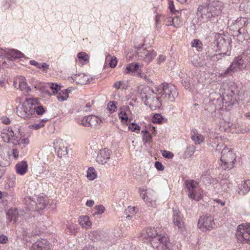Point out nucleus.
Wrapping results in <instances>:
<instances>
[{
    "label": "nucleus",
    "instance_id": "nucleus-1",
    "mask_svg": "<svg viewBox=\"0 0 250 250\" xmlns=\"http://www.w3.org/2000/svg\"><path fill=\"white\" fill-rule=\"evenodd\" d=\"M157 93L149 87L144 86L141 88L140 96L146 105L149 106L152 110L159 109L162 105L161 98L166 102H173L178 95L176 88L167 83H162L156 88Z\"/></svg>",
    "mask_w": 250,
    "mask_h": 250
},
{
    "label": "nucleus",
    "instance_id": "nucleus-2",
    "mask_svg": "<svg viewBox=\"0 0 250 250\" xmlns=\"http://www.w3.org/2000/svg\"><path fill=\"white\" fill-rule=\"evenodd\" d=\"M186 192L190 200L198 202L204 196V190L201 188L199 182L193 179H188L185 181Z\"/></svg>",
    "mask_w": 250,
    "mask_h": 250
},
{
    "label": "nucleus",
    "instance_id": "nucleus-3",
    "mask_svg": "<svg viewBox=\"0 0 250 250\" xmlns=\"http://www.w3.org/2000/svg\"><path fill=\"white\" fill-rule=\"evenodd\" d=\"M38 104V98H27L22 104L19 116L25 120H29L35 116V107Z\"/></svg>",
    "mask_w": 250,
    "mask_h": 250
},
{
    "label": "nucleus",
    "instance_id": "nucleus-4",
    "mask_svg": "<svg viewBox=\"0 0 250 250\" xmlns=\"http://www.w3.org/2000/svg\"><path fill=\"white\" fill-rule=\"evenodd\" d=\"M249 59L246 55L245 53H243L241 55L235 57L230 65L227 68L225 72L221 74L222 76L225 77L228 74H231L239 70H242L246 67V63L249 62Z\"/></svg>",
    "mask_w": 250,
    "mask_h": 250
},
{
    "label": "nucleus",
    "instance_id": "nucleus-5",
    "mask_svg": "<svg viewBox=\"0 0 250 250\" xmlns=\"http://www.w3.org/2000/svg\"><path fill=\"white\" fill-rule=\"evenodd\" d=\"M236 154L232 150L227 147H224L221 152V165L225 170H229L234 167L236 161Z\"/></svg>",
    "mask_w": 250,
    "mask_h": 250
},
{
    "label": "nucleus",
    "instance_id": "nucleus-6",
    "mask_svg": "<svg viewBox=\"0 0 250 250\" xmlns=\"http://www.w3.org/2000/svg\"><path fill=\"white\" fill-rule=\"evenodd\" d=\"M198 228L202 232L210 231L216 227L214 217L211 215H202L199 219Z\"/></svg>",
    "mask_w": 250,
    "mask_h": 250
},
{
    "label": "nucleus",
    "instance_id": "nucleus-7",
    "mask_svg": "<svg viewBox=\"0 0 250 250\" xmlns=\"http://www.w3.org/2000/svg\"><path fill=\"white\" fill-rule=\"evenodd\" d=\"M238 242L250 245V224L239 225L236 232Z\"/></svg>",
    "mask_w": 250,
    "mask_h": 250
},
{
    "label": "nucleus",
    "instance_id": "nucleus-8",
    "mask_svg": "<svg viewBox=\"0 0 250 250\" xmlns=\"http://www.w3.org/2000/svg\"><path fill=\"white\" fill-rule=\"evenodd\" d=\"M0 137L2 141L14 145L20 144V138L15 133L11 127L4 128L1 132Z\"/></svg>",
    "mask_w": 250,
    "mask_h": 250
},
{
    "label": "nucleus",
    "instance_id": "nucleus-9",
    "mask_svg": "<svg viewBox=\"0 0 250 250\" xmlns=\"http://www.w3.org/2000/svg\"><path fill=\"white\" fill-rule=\"evenodd\" d=\"M154 248L159 250H170L171 244L168 236L166 234H159L156 239H153L151 244Z\"/></svg>",
    "mask_w": 250,
    "mask_h": 250
},
{
    "label": "nucleus",
    "instance_id": "nucleus-10",
    "mask_svg": "<svg viewBox=\"0 0 250 250\" xmlns=\"http://www.w3.org/2000/svg\"><path fill=\"white\" fill-rule=\"evenodd\" d=\"M48 85L52 90V93H49V95L57 94V98L59 102H63L67 100L69 97V93L71 91L70 89L68 88L60 90L61 86L54 83H49Z\"/></svg>",
    "mask_w": 250,
    "mask_h": 250
},
{
    "label": "nucleus",
    "instance_id": "nucleus-11",
    "mask_svg": "<svg viewBox=\"0 0 250 250\" xmlns=\"http://www.w3.org/2000/svg\"><path fill=\"white\" fill-rule=\"evenodd\" d=\"M159 235L158 232L155 228L147 227L143 229L139 234L138 237L144 242L150 241L153 243V239H156Z\"/></svg>",
    "mask_w": 250,
    "mask_h": 250
},
{
    "label": "nucleus",
    "instance_id": "nucleus-12",
    "mask_svg": "<svg viewBox=\"0 0 250 250\" xmlns=\"http://www.w3.org/2000/svg\"><path fill=\"white\" fill-rule=\"evenodd\" d=\"M140 195L148 207H154L156 206V198L153 190L141 188Z\"/></svg>",
    "mask_w": 250,
    "mask_h": 250
},
{
    "label": "nucleus",
    "instance_id": "nucleus-13",
    "mask_svg": "<svg viewBox=\"0 0 250 250\" xmlns=\"http://www.w3.org/2000/svg\"><path fill=\"white\" fill-rule=\"evenodd\" d=\"M102 123L100 118L95 115L85 116L80 121V124L86 127H95Z\"/></svg>",
    "mask_w": 250,
    "mask_h": 250
},
{
    "label": "nucleus",
    "instance_id": "nucleus-14",
    "mask_svg": "<svg viewBox=\"0 0 250 250\" xmlns=\"http://www.w3.org/2000/svg\"><path fill=\"white\" fill-rule=\"evenodd\" d=\"M14 86L17 89L24 92H31V89L27 83V80L24 77L19 76L16 77L14 81Z\"/></svg>",
    "mask_w": 250,
    "mask_h": 250
},
{
    "label": "nucleus",
    "instance_id": "nucleus-15",
    "mask_svg": "<svg viewBox=\"0 0 250 250\" xmlns=\"http://www.w3.org/2000/svg\"><path fill=\"white\" fill-rule=\"evenodd\" d=\"M112 151L108 148H104L100 149L98 152L96 161L100 164L104 165L110 159Z\"/></svg>",
    "mask_w": 250,
    "mask_h": 250
},
{
    "label": "nucleus",
    "instance_id": "nucleus-16",
    "mask_svg": "<svg viewBox=\"0 0 250 250\" xmlns=\"http://www.w3.org/2000/svg\"><path fill=\"white\" fill-rule=\"evenodd\" d=\"M210 11L208 5L202 4L199 6L196 14L199 19L201 18L203 20L208 21L210 18L213 17Z\"/></svg>",
    "mask_w": 250,
    "mask_h": 250
},
{
    "label": "nucleus",
    "instance_id": "nucleus-17",
    "mask_svg": "<svg viewBox=\"0 0 250 250\" xmlns=\"http://www.w3.org/2000/svg\"><path fill=\"white\" fill-rule=\"evenodd\" d=\"M209 10L210 11L213 17L218 16L222 12L224 8V4L222 2L218 0L212 1L208 5Z\"/></svg>",
    "mask_w": 250,
    "mask_h": 250
},
{
    "label": "nucleus",
    "instance_id": "nucleus-18",
    "mask_svg": "<svg viewBox=\"0 0 250 250\" xmlns=\"http://www.w3.org/2000/svg\"><path fill=\"white\" fill-rule=\"evenodd\" d=\"M54 147L55 152L57 154L58 157L60 158L67 154V147L64 146L62 139H58L55 140Z\"/></svg>",
    "mask_w": 250,
    "mask_h": 250
},
{
    "label": "nucleus",
    "instance_id": "nucleus-19",
    "mask_svg": "<svg viewBox=\"0 0 250 250\" xmlns=\"http://www.w3.org/2000/svg\"><path fill=\"white\" fill-rule=\"evenodd\" d=\"M89 76L83 73L75 74L68 78L69 81L71 83H75L77 84L83 85L88 83Z\"/></svg>",
    "mask_w": 250,
    "mask_h": 250
},
{
    "label": "nucleus",
    "instance_id": "nucleus-20",
    "mask_svg": "<svg viewBox=\"0 0 250 250\" xmlns=\"http://www.w3.org/2000/svg\"><path fill=\"white\" fill-rule=\"evenodd\" d=\"M184 217L179 210H175L173 212L172 217V222L174 226L177 227L179 229H182L185 227Z\"/></svg>",
    "mask_w": 250,
    "mask_h": 250
},
{
    "label": "nucleus",
    "instance_id": "nucleus-21",
    "mask_svg": "<svg viewBox=\"0 0 250 250\" xmlns=\"http://www.w3.org/2000/svg\"><path fill=\"white\" fill-rule=\"evenodd\" d=\"M30 250H51L50 244L45 240H38L34 243Z\"/></svg>",
    "mask_w": 250,
    "mask_h": 250
},
{
    "label": "nucleus",
    "instance_id": "nucleus-22",
    "mask_svg": "<svg viewBox=\"0 0 250 250\" xmlns=\"http://www.w3.org/2000/svg\"><path fill=\"white\" fill-rule=\"evenodd\" d=\"M130 112L129 107L127 106H123L120 108L118 117L122 123L127 125L129 122L128 113Z\"/></svg>",
    "mask_w": 250,
    "mask_h": 250
},
{
    "label": "nucleus",
    "instance_id": "nucleus-23",
    "mask_svg": "<svg viewBox=\"0 0 250 250\" xmlns=\"http://www.w3.org/2000/svg\"><path fill=\"white\" fill-rule=\"evenodd\" d=\"M15 168L17 174L20 175H24L28 171V165L26 161H22L19 162L15 165Z\"/></svg>",
    "mask_w": 250,
    "mask_h": 250
},
{
    "label": "nucleus",
    "instance_id": "nucleus-24",
    "mask_svg": "<svg viewBox=\"0 0 250 250\" xmlns=\"http://www.w3.org/2000/svg\"><path fill=\"white\" fill-rule=\"evenodd\" d=\"M141 66L137 63H131L126 65L125 73L132 76H136L141 69Z\"/></svg>",
    "mask_w": 250,
    "mask_h": 250
},
{
    "label": "nucleus",
    "instance_id": "nucleus-25",
    "mask_svg": "<svg viewBox=\"0 0 250 250\" xmlns=\"http://www.w3.org/2000/svg\"><path fill=\"white\" fill-rule=\"evenodd\" d=\"M79 223L81 227L85 229L91 228L92 222L87 215L80 216L78 219Z\"/></svg>",
    "mask_w": 250,
    "mask_h": 250
},
{
    "label": "nucleus",
    "instance_id": "nucleus-26",
    "mask_svg": "<svg viewBox=\"0 0 250 250\" xmlns=\"http://www.w3.org/2000/svg\"><path fill=\"white\" fill-rule=\"evenodd\" d=\"M191 138L196 145H200L205 140L204 136L199 133L195 129L192 130Z\"/></svg>",
    "mask_w": 250,
    "mask_h": 250
},
{
    "label": "nucleus",
    "instance_id": "nucleus-27",
    "mask_svg": "<svg viewBox=\"0 0 250 250\" xmlns=\"http://www.w3.org/2000/svg\"><path fill=\"white\" fill-rule=\"evenodd\" d=\"M19 216L18 210L16 208H10L6 212L7 219L9 221L16 222Z\"/></svg>",
    "mask_w": 250,
    "mask_h": 250
},
{
    "label": "nucleus",
    "instance_id": "nucleus-28",
    "mask_svg": "<svg viewBox=\"0 0 250 250\" xmlns=\"http://www.w3.org/2000/svg\"><path fill=\"white\" fill-rule=\"evenodd\" d=\"M37 203V207L39 209H43L49 203V200L47 197L40 196L38 197Z\"/></svg>",
    "mask_w": 250,
    "mask_h": 250
},
{
    "label": "nucleus",
    "instance_id": "nucleus-29",
    "mask_svg": "<svg viewBox=\"0 0 250 250\" xmlns=\"http://www.w3.org/2000/svg\"><path fill=\"white\" fill-rule=\"evenodd\" d=\"M89 57L84 52H81L78 53L77 61L82 65L87 64L89 62Z\"/></svg>",
    "mask_w": 250,
    "mask_h": 250
},
{
    "label": "nucleus",
    "instance_id": "nucleus-30",
    "mask_svg": "<svg viewBox=\"0 0 250 250\" xmlns=\"http://www.w3.org/2000/svg\"><path fill=\"white\" fill-rule=\"evenodd\" d=\"M232 123L229 122H226L224 120H221L219 122V129L221 131H224L225 132H230L231 129L230 127L232 125Z\"/></svg>",
    "mask_w": 250,
    "mask_h": 250
},
{
    "label": "nucleus",
    "instance_id": "nucleus-31",
    "mask_svg": "<svg viewBox=\"0 0 250 250\" xmlns=\"http://www.w3.org/2000/svg\"><path fill=\"white\" fill-rule=\"evenodd\" d=\"M250 190V179H247L244 181L242 185V188H240L238 192L241 195H244L249 192Z\"/></svg>",
    "mask_w": 250,
    "mask_h": 250
},
{
    "label": "nucleus",
    "instance_id": "nucleus-32",
    "mask_svg": "<svg viewBox=\"0 0 250 250\" xmlns=\"http://www.w3.org/2000/svg\"><path fill=\"white\" fill-rule=\"evenodd\" d=\"M118 60L116 57L108 55L105 58V63L108 64L110 67L114 68L116 66Z\"/></svg>",
    "mask_w": 250,
    "mask_h": 250
},
{
    "label": "nucleus",
    "instance_id": "nucleus-33",
    "mask_svg": "<svg viewBox=\"0 0 250 250\" xmlns=\"http://www.w3.org/2000/svg\"><path fill=\"white\" fill-rule=\"evenodd\" d=\"M48 121L47 119H42L38 123L30 125L28 126L29 129L37 130L45 126V123Z\"/></svg>",
    "mask_w": 250,
    "mask_h": 250
},
{
    "label": "nucleus",
    "instance_id": "nucleus-34",
    "mask_svg": "<svg viewBox=\"0 0 250 250\" xmlns=\"http://www.w3.org/2000/svg\"><path fill=\"white\" fill-rule=\"evenodd\" d=\"M142 133L144 144H150L152 141L151 134L146 130H142Z\"/></svg>",
    "mask_w": 250,
    "mask_h": 250
},
{
    "label": "nucleus",
    "instance_id": "nucleus-35",
    "mask_svg": "<svg viewBox=\"0 0 250 250\" xmlns=\"http://www.w3.org/2000/svg\"><path fill=\"white\" fill-rule=\"evenodd\" d=\"M148 51H149V53L147 55H146L144 60L146 62H149L156 57V52H155L151 47H148Z\"/></svg>",
    "mask_w": 250,
    "mask_h": 250
},
{
    "label": "nucleus",
    "instance_id": "nucleus-36",
    "mask_svg": "<svg viewBox=\"0 0 250 250\" xmlns=\"http://www.w3.org/2000/svg\"><path fill=\"white\" fill-rule=\"evenodd\" d=\"M97 172L93 167H90L87 171V178L89 180H93L97 177Z\"/></svg>",
    "mask_w": 250,
    "mask_h": 250
},
{
    "label": "nucleus",
    "instance_id": "nucleus-37",
    "mask_svg": "<svg viewBox=\"0 0 250 250\" xmlns=\"http://www.w3.org/2000/svg\"><path fill=\"white\" fill-rule=\"evenodd\" d=\"M38 104L35 107L36 108V112L38 115H42L44 114L46 111V108L43 107L42 105L41 104L40 100L41 99L38 98Z\"/></svg>",
    "mask_w": 250,
    "mask_h": 250
},
{
    "label": "nucleus",
    "instance_id": "nucleus-38",
    "mask_svg": "<svg viewBox=\"0 0 250 250\" xmlns=\"http://www.w3.org/2000/svg\"><path fill=\"white\" fill-rule=\"evenodd\" d=\"M191 46L195 48L197 51H201L203 49V44L202 42L198 39L193 40L191 43Z\"/></svg>",
    "mask_w": 250,
    "mask_h": 250
},
{
    "label": "nucleus",
    "instance_id": "nucleus-39",
    "mask_svg": "<svg viewBox=\"0 0 250 250\" xmlns=\"http://www.w3.org/2000/svg\"><path fill=\"white\" fill-rule=\"evenodd\" d=\"M8 54L10 56V57L12 59H18L22 57L23 55L22 53L20 51L15 50V49H10L8 50Z\"/></svg>",
    "mask_w": 250,
    "mask_h": 250
},
{
    "label": "nucleus",
    "instance_id": "nucleus-40",
    "mask_svg": "<svg viewBox=\"0 0 250 250\" xmlns=\"http://www.w3.org/2000/svg\"><path fill=\"white\" fill-rule=\"evenodd\" d=\"M144 44H142V46L138 47L137 48V51L138 54L142 58L145 59V57H146V55L149 54V51H148V47L147 49L144 47Z\"/></svg>",
    "mask_w": 250,
    "mask_h": 250
},
{
    "label": "nucleus",
    "instance_id": "nucleus-41",
    "mask_svg": "<svg viewBox=\"0 0 250 250\" xmlns=\"http://www.w3.org/2000/svg\"><path fill=\"white\" fill-rule=\"evenodd\" d=\"M10 162L8 160L2 161L0 159V179L4 175L5 173L4 169L2 168L3 167H6L9 165Z\"/></svg>",
    "mask_w": 250,
    "mask_h": 250
},
{
    "label": "nucleus",
    "instance_id": "nucleus-42",
    "mask_svg": "<svg viewBox=\"0 0 250 250\" xmlns=\"http://www.w3.org/2000/svg\"><path fill=\"white\" fill-rule=\"evenodd\" d=\"M191 24L192 25L190 26V28L189 29L190 30H202L203 29L204 27L207 26V24L204 21H203L200 24H197L196 25L194 22H192Z\"/></svg>",
    "mask_w": 250,
    "mask_h": 250
},
{
    "label": "nucleus",
    "instance_id": "nucleus-43",
    "mask_svg": "<svg viewBox=\"0 0 250 250\" xmlns=\"http://www.w3.org/2000/svg\"><path fill=\"white\" fill-rule=\"evenodd\" d=\"M117 103L114 101H110L107 104V109L111 113H114L116 111Z\"/></svg>",
    "mask_w": 250,
    "mask_h": 250
},
{
    "label": "nucleus",
    "instance_id": "nucleus-44",
    "mask_svg": "<svg viewBox=\"0 0 250 250\" xmlns=\"http://www.w3.org/2000/svg\"><path fill=\"white\" fill-rule=\"evenodd\" d=\"M140 128V126L135 123H131L129 124L128 126L129 130H131L132 132H136L137 133H139Z\"/></svg>",
    "mask_w": 250,
    "mask_h": 250
},
{
    "label": "nucleus",
    "instance_id": "nucleus-45",
    "mask_svg": "<svg viewBox=\"0 0 250 250\" xmlns=\"http://www.w3.org/2000/svg\"><path fill=\"white\" fill-rule=\"evenodd\" d=\"M163 118L160 114H155L152 118V121L153 123L161 124Z\"/></svg>",
    "mask_w": 250,
    "mask_h": 250
},
{
    "label": "nucleus",
    "instance_id": "nucleus-46",
    "mask_svg": "<svg viewBox=\"0 0 250 250\" xmlns=\"http://www.w3.org/2000/svg\"><path fill=\"white\" fill-rule=\"evenodd\" d=\"M95 208L96 210V212L95 213V215L102 214L105 210L104 207L102 205L96 206Z\"/></svg>",
    "mask_w": 250,
    "mask_h": 250
},
{
    "label": "nucleus",
    "instance_id": "nucleus-47",
    "mask_svg": "<svg viewBox=\"0 0 250 250\" xmlns=\"http://www.w3.org/2000/svg\"><path fill=\"white\" fill-rule=\"evenodd\" d=\"M15 179V177L14 178V179H7L6 183V187L8 188L14 187L16 185Z\"/></svg>",
    "mask_w": 250,
    "mask_h": 250
},
{
    "label": "nucleus",
    "instance_id": "nucleus-48",
    "mask_svg": "<svg viewBox=\"0 0 250 250\" xmlns=\"http://www.w3.org/2000/svg\"><path fill=\"white\" fill-rule=\"evenodd\" d=\"M162 155L164 157L167 159H172L174 157V154L172 152L166 150L162 151Z\"/></svg>",
    "mask_w": 250,
    "mask_h": 250
},
{
    "label": "nucleus",
    "instance_id": "nucleus-49",
    "mask_svg": "<svg viewBox=\"0 0 250 250\" xmlns=\"http://www.w3.org/2000/svg\"><path fill=\"white\" fill-rule=\"evenodd\" d=\"M136 76L140 77L148 82H152V81H150V79L148 78L145 73L142 72L141 69H140V71L138 72V74H136Z\"/></svg>",
    "mask_w": 250,
    "mask_h": 250
},
{
    "label": "nucleus",
    "instance_id": "nucleus-50",
    "mask_svg": "<svg viewBox=\"0 0 250 250\" xmlns=\"http://www.w3.org/2000/svg\"><path fill=\"white\" fill-rule=\"evenodd\" d=\"M113 87L116 89H120L121 87L123 88H125V86L124 85V83L122 81H118L114 83Z\"/></svg>",
    "mask_w": 250,
    "mask_h": 250
},
{
    "label": "nucleus",
    "instance_id": "nucleus-51",
    "mask_svg": "<svg viewBox=\"0 0 250 250\" xmlns=\"http://www.w3.org/2000/svg\"><path fill=\"white\" fill-rule=\"evenodd\" d=\"M168 5V8L171 12H172V13H176V12H178V11L175 9L173 1L169 0Z\"/></svg>",
    "mask_w": 250,
    "mask_h": 250
},
{
    "label": "nucleus",
    "instance_id": "nucleus-52",
    "mask_svg": "<svg viewBox=\"0 0 250 250\" xmlns=\"http://www.w3.org/2000/svg\"><path fill=\"white\" fill-rule=\"evenodd\" d=\"M1 122L6 125H9L11 123L10 120L7 116H2L0 118Z\"/></svg>",
    "mask_w": 250,
    "mask_h": 250
},
{
    "label": "nucleus",
    "instance_id": "nucleus-53",
    "mask_svg": "<svg viewBox=\"0 0 250 250\" xmlns=\"http://www.w3.org/2000/svg\"><path fill=\"white\" fill-rule=\"evenodd\" d=\"M8 238L6 236L3 234L0 235V243L2 244H5L8 242Z\"/></svg>",
    "mask_w": 250,
    "mask_h": 250
},
{
    "label": "nucleus",
    "instance_id": "nucleus-54",
    "mask_svg": "<svg viewBox=\"0 0 250 250\" xmlns=\"http://www.w3.org/2000/svg\"><path fill=\"white\" fill-rule=\"evenodd\" d=\"M155 167L158 170L162 171L164 169V166H163V165L158 161L155 162Z\"/></svg>",
    "mask_w": 250,
    "mask_h": 250
},
{
    "label": "nucleus",
    "instance_id": "nucleus-55",
    "mask_svg": "<svg viewBox=\"0 0 250 250\" xmlns=\"http://www.w3.org/2000/svg\"><path fill=\"white\" fill-rule=\"evenodd\" d=\"M89 237H91L92 239L93 237H95V238H98V237H100V235H99L98 232L97 231H91L89 234Z\"/></svg>",
    "mask_w": 250,
    "mask_h": 250
},
{
    "label": "nucleus",
    "instance_id": "nucleus-56",
    "mask_svg": "<svg viewBox=\"0 0 250 250\" xmlns=\"http://www.w3.org/2000/svg\"><path fill=\"white\" fill-rule=\"evenodd\" d=\"M211 176L209 175H202L201 176V179L203 180L204 182H205V180L207 179L208 183H211Z\"/></svg>",
    "mask_w": 250,
    "mask_h": 250
},
{
    "label": "nucleus",
    "instance_id": "nucleus-57",
    "mask_svg": "<svg viewBox=\"0 0 250 250\" xmlns=\"http://www.w3.org/2000/svg\"><path fill=\"white\" fill-rule=\"evenodd\" d=\"M20 138V144H23V145H28L29 142H30V140L28 138H23L22 139H21V137L20 136H19Z\"/></svg>",
    "mask_w": 250,
    "mask_h": 250
},
{
    "label": "nucleus",
    "instance_id": "nucleus-58",
    "mask_svg": "<svg viewBox=\"0 0 250 250\" xmlns=\"http://www.w3.org/2000/svg\"><path fill=\"white\" fill-rule=\"evenodd\" d=\"M40 69H42L44 71H46V70L48 69V65H47L46 63H42L40 64Z\"/></svg>",
    "mask_w": 250,
    "mask_h": 250
},
{
    "label": "nucleus",
    "instance_id": "nucleus-59",
    "mask_svg": "<svg viewBox=\"0 0 250 250\" xmlns=\"http://www.w3.org/2000/svg\"><path fill=\"white\" fill-rule=\"evenodd\" d=\"M76 227H77V225L76 224H71L68 225L67 226V228L69 229H70V231L71 233H73V232H74L73 229L74 230L76 228Z\"/></svg>",
    "mask_w": 250,
    "mask_h": 250
},
{
    "label": "nucleus",
    "instance_id": "nucleus-60",
    "mask_svg": "<svg viewBox=\"0 0 250 250\" xmlns=\"http://www.w3.org/2000/svg\"><path fill=\"white\" fill-rule=\"evenodd\" d=\"M19 150L17 149H13L12 150V154L15 159H17L19 157Z\"/></svg>",
    "mask_w": 250,
    "mask_h": 250
},
{
    "label": "nucleus",
    "instance_id": "nucleus-61",
    "mask_svg": "<svg viewBox=\"0 0 250 250\" xmlns=\"http://www.w3.org/2000/svg\"><path fill=\"white\" fill-rule=\"evenodd\" d=\"M85 205L87 207H91L94 205V201L92 200H87Z\"/></svg>",
    "mask_w": 250,
    "mask_h": 250
},
{
    "label": "nucleus",
    "instance_id": "nucleus-62",
    "mask_svg": "<svg viewBox=\"0 0 250 250\" xmlns=\"http://www.w3.org/2000/svg\"><path fill=\"white\" fill-rule=\"evenodd\" d=\"M30 64L32 65H34L39 68L40 67V64L39 62L34 60H31L30 61Z\"/></svg>",
    "mask_w": 250,
    "mask_h": 250
},
{
    "label": "nucleus",
    "instance_id": "nucleus-63",
    "mask_svg": "<svg viewBox=\"0 0 250 250\" xmlns=\"http://www.w3.org/2000/svg\"><path fill=\"white\" fill-rule=\"evenodd\" d=\"M43 84L42 83H39L37 84H35L34 86L36 89H41L43 87Z\"/></svg>",
    "mask_w": 250,
    "mask_h": 250
},
{
    "label": "nucleus",
    "instance_id": "nucleus-64",
    "mask_svg": "<svg viewBox=\"0 0 250 250\" xmlns=\"http://www.w3.org/2000/svg\"><path fill=\"white\" fill-rule=\"evenodd\" d=\"M83 250H98V249L95 247L89 245L85 249H83Z\"/></svg>",
    "mask_w": 250,
    "mask_h": 250
}]
</instances>
